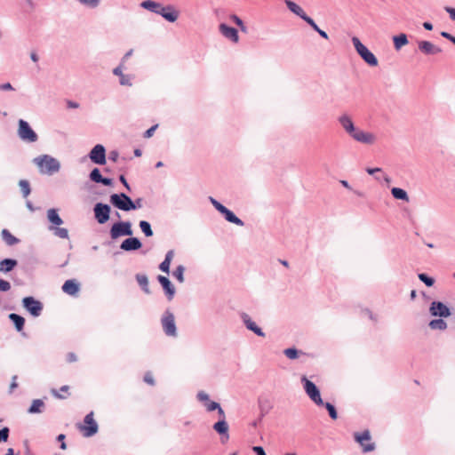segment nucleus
Returning <instances> with one entry per match:
<instances>
[{
  "mask_svg": "<svg viewBox=\"0 0 455 455\" xmlns=\"http://www.w3.org/2000/svg\"><path fill=\"white\" fill-rule=\"evenodd\" d=\"M89 158L93 164H106V149L101 144H97L92 148L89 153Z\"/></svg>",
  "mask_w": 455,
  "mask_h": 455,
  "instance_id": "nucleus-12",
  "label": "nucleus"
},
{
  "mask_svg": "<svg viewBox=\"0 0 455 455\" xmlns=\"http://www.w3.org/2000/svg\"><path fill=\"white\" fill-rule=\"evenodd\" d=\"M92 250L93 251H100V258L104 259H111L114 257V251H113V245L112 242H103L100 245H94L92 247Z\"/></svg>",
  "mask_w": 455,
  "mask_h": 455,
  "instance_id": "nucleus-15",
  "label": "nucleus"
},
{
  "mask_svg": "<svg viewBox=\"0 0 455 455\" xmlns=\"http://www.w3.org/2000/svg\"><path fill=\"white\" fill-rule=\"evenodd\" d=\"M157 280L160 283V284L162 285V287L165 292V295L167 296V299L169 300H172L175 294V288L172 285V283H171V281L169 280V278L166 276H164V275H158Z\"/></svg>",
  "mask_w": 455,
  "mask_h": 455,
  "instance_id": "nucleus-23",
  "label": "nucleus"
},
{
  "mask_svg": "<svg viewBox=\"0 0 455 455\" xmlns=\"http://www.w3.org/2000/svg\"><path fill=\"white\" fill-rule=\"evenodd\" d=\"M136 280L145 293H147V294L150 293L149 287H148V279L146 275H140V274L136 275Z\"/></svg>",
  "mask_w": 455,
  "mask_h": 455,
  "instance_id": "nucleus-37",
  "label": "nucleus"
},
{
  "mask_svg": "<svg viewBox=\"0 0 455 455\" xmlns=\"http://www.w3.org/2000/svg\"><path fill=\"white\" fill-rule=\"evenodd\" d=\"M220 403L217 402H213L209 400V402L204 403V406L208 411H213L216 408H219Z\"/></svg>",
  "mask_w": 455,
  "mask_h": 455,
  "instance_id": "nucleus-51",
  "label": "nucleus"
},
{
  "mask_svg": "<svg viewBox=\"0 0 455 455\" xmlns=\"http://www.w3.org/2000/svg\"><path fill=\"white\" fill-rule=\"evenodd\" d=\"M90 179L91 180L100 183V181L103 180V177L101 175L100 171L98 168H94L90 172Z\"/></svg>",
  "mask_w": 455,
  "mask_h": 455,
  "instance_id": "nucleus-46",
  "label": "nucleus"
},
{
  "mask_svg": "<svg viewBox=\"0 0 455 455\" xmlns=\"http://www.w3.org/2000/svg\"><path fill=\"white\" fill-rule=\"evenodd\" d=\"M219 30L227 39L233 43H238L239 36L237 30L235 28L229 27L225 23H221L219 26Z\"/></svg>",
  "mask_w": 455,
  "mask_h": 455,
  "instance_id": "nucleus-20",
  "label": "nucleus"
},
{
  "mask_svg": "<svg viewBox=\"0 0 455 455\" xmlns=\"http://www.w3.org/2000/svg\"><path fill=\"white\" fill-rule=\"evenodd\" d=\"M78 4H80L82 6L88 8V9H96L100 4V0H75Z\"/></svg>",
  "mask_w": 455,
  "mask_h": 455,
  "instance_id": "nucleus-40",
  "label": "nucleus"
},
{
  "mask_svg": "<svg viewBox=\"0 0 455 455\" xmlns=\"http://www.w3.org/2000/svg\"><path fill=\"white\" fill-rule=\"evenodd\" d=\"M429 314L433 317H449L451 315L447 305L439 300H434L429 306Z\"/></svg>",
  "mask_w": 455,
  "mask_h": 455,
  "instance_id": "nucleus-11",
  "label": "nucleus"
},
{
  "mask_svg": "<svg viewBox=\"0 0 455 455\" xmlns=\"http://www.w3.org/2000/svg\"><path fill=\"white\" fill-rule=\"evenodd\" d=\"M161 324L164 334L171 338L178 336L175 317L170 310H165L161 317Z\"/></svg>",
  "mask_w": 455,
  "mask_h": 455,
  "instance_id": "nucleus-5",
  "label": "nucleus"
},
{
  "mask_svg": "<svg viewBox=\"0 0 455 455\" xmlns=\"http://www.w3.org/2000/svg\"><path fill=\"white\" fill-rule=\"evenodd\" d=\"M18 264V261L14 259H4L0 261V272L9 273L11 272Z\"/></svg>",
  "mask_w": 455,
  "mask_h": 455,
  "instance_id": "nucleus-28",
  "label": "nucleus"
},
{
  "mask_svg": "<svg viewBox=\"0 0 455 455\" xmlns=\"http://www.w3.org/2000/svg\"><path fill=\"white\" fill-rule=\"evenodd\" d=\"M240 316L243 324L249 331L254 332L259 337H265V332L262 331L260 327H259L255 323V322L251 320V316L248 314L242 313Z\"/></svg>",
  "mask_w": 455,
  "mask_h": 455,
  "instance_id": "nucleus-16",
  "label": "nucleus"
},
{
  "mask_svg": "<svg viewBox=\"0 0 455 455\" xmlns=\"http://www.w3.org/2000/svg\"><path fill=\"white\" fill-rule=\"evenodd\" d=\"M158 127V124H155L153 126H151L149 129H148L145 132H144V138L146 139H148V138H151L154 134V132H156V130L157 129Z\"/></svg>",
  "mask_w": 455,
  "mask_h": 455,
  "instance_id": "nucleus-54",
  "label": "nucleus"
},
{
  "mask_svg": "<svg viewBox=\"0 0 455 455\" xmlns=\"http://www.w3.org/2000/svg\"><path fill=\"white\" fill-rule=\"evenodd\" d=\"M230 19L239 27L242 32L247 33V28L244 25L242 19H240L237 15L233 14L230 16Z\"/></svg>",
  "mask_w": 455,
  "mask_h": 455,
  "instance_id": "nucleus-48",
  "label": "nucleus"
},
{
  "mask_svg": "<svg viewBox=\"0 0 455 455\" xmlns=\"http://www.w3.org/2000/svg\"><path fill=\"white\" fill-rule=\"evenodd\" d=\"M283 354L289 359L294 360V359H297L300 354H303V352L295 347H288L283 350Z\"/></svg>",
  "mask_w": 455,
  "mask_h": 455,
  "instance_id": "nucleus-41",
  "label": "nucleus"
},
{
  "mask_svg": "<svg viewBox=\"0 0 455 455\" xmlns=\"http://www.w3.org/2000/svg\"><path fill=\"white\" fill-rule=\"evenodd\" d=\"M77 428L84 437H91L98 432V424L93 419V412L91 411L84 419V424H79Z\"/></svg>",
  "mask_w": 455,
  "mask_h": 455,
  "instance_id": "nucleus-8",
  "label": "nucleus"
},
{
  "mask_svg": "<svg viewBox=\"0 0 455 455\" xmlns=\"http://www.w3.org/2000/svg\"><path fill=\"white\" fill-rule=\"evenodd\" d=\"M391 194H392L393 197L395 199L402 200L404 202H409V200H410L407 192L403 188H393L391 189Z\"/></svg>",
  "mask_w": 455,
  "mask_h": 455,
  "instance_id": "nucleus-34",
  "label": "nucleus"
},
{
  "mask_svg": "<svg viewBox=\"0 0 455 455\" xmlns=\"http://www.w3.org/2000/svg\"><path fill=\"white\" fill-rule=\"evenodd\" d=\"M14 88L10 83H5L0 84V91H12Z\"/></svg>",
  "mask_w": 455,
  "mask_h": 455,
  "instance_id": "nucleus-59",
  "label": "nucleus"
},
{
  "mask_svg": "<svg viewBox=\"0 0 455 455\" xmlns=\"http://www.w3.org/2000/svg\"><path fill=\"white\" fill-rule=\"evenodd\" d=\"M161 5L162 4L160 3H157V2H155L152 0H145L140 4V6L142 8H144L148 11H150L154 13H156V14H157Z\"/></svg>",
  "mask_w": 455,
  "mask_h": 455,
  "instance_id": "nucleus-33",
  "label": "nucleus"
},
{
  "mask_svg": "<svg viewBox=\"0 0 455 455\" xmlns=\"http://www.w3.org/2000/svg\"><path fill=\"white\" fill-rule=\"evenodd\" d=\"M301 383L303 384L304 390L308 397L318 406L323 405V401L321 397L320 390L316 385L309 380L306 376L301 377Z\"/></svg>",
  "mask_w": 455,
  "mask_h": 455,
  "instance_id": "nucleus-6",
  "label": "nucleus"
},
{
  "mask_svg": "<svg viewBox=\"0 0 455 455\" xmlns=\"http://www.w3.org/2000/svg\"><path fill=\"white\" fill-rule=\"evenodd\" d=\"M33 163L39 168L42 174L52 175L60 169V162L49 155H41L35 157Z\"/></svg>",
  "mask_w": 455,
  "mask_h": 455,
  "instance_id": "nucleus-2",
  "label": "nucleus"
},
{
  "mask_svg": "<svg viewBox=\"0 0 455 455\" xmlns=\"http://www.w3.org/2000/svg\"><path fill=\"white\" fill-rule=\"evenodd\" d=\"M444 317L432 319L428 323V327L433 331H445L448 327L447 323L443 320Z\"/></svg>",
  "mask_w": 455,
  "mask_h": 455,
  "instance_id": "nucleus-29",
  "label": "nucleus"
},
{
  "mask_svg": "<svg viewBox=\"0 0 455 455\" xmlns=\"http://www.w3.org/2000/svg\"><path fill=\"white\" fill-rule=\"evenodd\" d=\"M110 210H111V208L108 204H104L101 203H98L95 204V206H94L95 218L100 224H104L108 220Z\"/></svg>",
  "mask_w": 455,
  "mask_h": 455,
  "instance_id": "nucleus-14",
  "label": "nucleus"
},
{
  "mask_svg": "<svg viewBox=\"0 0 455 455\" xmlns=\"http://www.w3.org/2000/svg\"><path fill=\"white\" fill-rule=\"evenodd\" d=\"M80 289V283L76 279L67 280L62 285L63 292L75 296L78 293Z\"/></svg>",
  "mask_w": 455,
  "mask_h": 455,
  "instance_id": "nucleus-24",
  "label": "nucleus"
},
{
  "mask_svg": "<svg viewBox=\"0 0 455 455\" xmlns=\"http://www.w3.org/2000/svg\"><path fill=\"white\" fill-rule=\"evenodd\" d=\"M212 427L218 434L225 436L227 440L228 439V424L226 419H220L213 425Z\"/></svg>",
  "mask_w": 455,
  "mask_h": 455,
  "instance_id": "nucleus-26",
  "label": "nucleus"
},
{
  "mask_svg": "<svg viewBox=\"0 0 455 455\" xmlns=\"http://www.w3.org/2000/svg\"><path fill=\"white\" fill-rule=\"evenodd\" d=\"M326 410L328 411V413H329V416L331 417V419H337L338 418V412H337V410L335 408V406L331 403H323V405Z\"/></svg>",
  "mask_w": 455,
  "mask_h": 455,
  "instance_id": "nucleus-45",
  "label": "nucleus"
},
{
  "mask_svg": "<svg viewBox=\"0 0 455 455\" xmlns=\"http://www.w3.org/2000/svg\"><path fill=\"white\" fill-rule=\"evenodd\" d=\"M174 256V251L170 250L166 252L164 259L159 265V269L164 273H169L170 265Z\"/></svg>",
  "mask_w": 455,
  "mask_h": 455,
  "instance_id": "nucleus-31",
  "label": "nucleus"
},
{
  "mask_svg": "<svg viewBox=\"0 0 455 455\" xmlns=\"http://www.w3.org/2000/svg\"><path fill=\"white\" fill-rule=\"evenodd\" d=\"M366 172L370 175H374V178L376 180L379 181L380 180V177L377 176L376 173L378 172H381L382 170L381 168H379V167H376V168H366L365 169Z\"/></svg>",
  "mask_w": 455,
  "mask_h": 455,
  "instance_id": "nucleus-50",
  "label": "nucleus"
},
{
  "mask_svg": "<svg viewBox=\"0 0 455 455\" xmlns=\"http://www.w3.org/2000/svg\"><path fill=\"white\" fill-rule=\"evenodd\" d=\"M196 397L200 402H202L204 403L209 402V400H210L209 395L207 393H205L204 391L198 392L196 395Z\"/></svg>",
  "mask_w": 455,
  "mask_h": 455,
  "instance_id": "nucleus-52",
  "label": "nucleus"
},
{
  "mask_svg": "<svg viewBox=\"0 0 455 455\" xmlns=\"http://www.w3.org/2000/svg\"><path fill=\"white\" fill-rule=\"evenodd\" d=\"M132 235V223L130 221H116L115 224V235L118 236H131Z\"/></svg>",
  "mask_w": 455,
  "mask_h": 455,
  "instance_id": "nucleus-17",
  "label": "nucleus"
},
{
  "mask_svg": "<svg viewBox=\"0 0 455 455\" xmlns=\"http://www.w3.org/2000/svg\"><path fill=\"white\" fill-rule=\"evenodd\" d=\"M115 206L116 208L124 212H129L137 209V205L135 204V203L132 200L130 196H128L124 193L116 194Z\"/></svg>",
  "mask_w": 455,
  "mask_h": 455,
  "instance_id": "nucleus-9",
  "label": "nucleus"
},
{
  "mask_svg": "<svg viewBox=\"0 0 455 455\" xmlns=\"http://www.w3.org/2000/svg\"><path fill=\"white\" fill-rule=\"evenodd\" d=\"M11 289V283L8 281L0 279V291H8Z\"/></svg>",
  "mask_w": 455,
  "mask_h": 455,
  "instance_id": "nucleus-53",
  "label": "nucleus"
},
{
  "mask_svg": "<svg viewBox=\"0 0 455 455\" xmlns=\"http://www.w3.org/2000/svg\"><path fill=\"white\" fill-rule=\"evenodd\" d=\"M304 21H306L315 32H317L320 35V36H322L324 39H328L327 33L321 29L312 18L307 16Z\"/></svg>",
  "mask_w": 455,
  "mask_h": 455,
  "instance_id": "nucleus-39",
  "label": "nucleus"
},
{
  "mask_svg": "<svg viewBox=\"0 0 455 455\" xmlns=\"http://www.w3.org/2000/svg\"><path fill=\"white\" fill-rule=\"evenodd\" d=\"M1 236H2V239L4 240V242L8 246H12V245H15L20 243V239H18L16 236L12 235L11 232L6 228H4L2 230Z\"/></svg>",
  "mask_w": 455,
  "mask_h": 455,
  "instance_id": "nucleus-30",
  "label": "nucleus"
},
{
  "mask_svg": "<svg viewBox=\"0 0 455 455\" xmlns=\"http://www.w3.org/2000/svg\"><path fill=\"white\" fill-rule=\"evenodd\" d=\"M144 381L150 385V386H154L155 385V380H154V378H153V375L151 374V372H147L145 375H144Z\"/></svg>",
  "mask_w": 455,
  "mask_h": 455,
  "instance_id": "nucleus-55",
  "label": "nucleus"
},
{
  "mask_svg": "<svg viewBox=\"0 0 455 455\" xmlns=\"http://www.w3.org/2000/svg\"><path fill=\"white\" fill-rule=\"evenodd\" d=\"M142 243L139 238L131 236L122 242L120 249L124 251H132L140 249Z\"/></svg>",
  "mask_w": 455,
  "mask_h": 455,
  "instance_id": "nucleus-22",
  "label": "nucleus"
},
{
  "mask_svg": "<svg viewBox=\"0 0 455 455\" xmlns=\"http://www.w3.org/2000/svg\"><path fill=\"white\" fill-rule=\"evenodd\" d=\"M445 11L449 13L450 18L453 20H455V9L452 7H445Z\"/></svg>",
  "mask_w": 455,
  "mask_h": 455,
  "instance_id": "nucleus-60",
  "label": "nucleus"
},
{
  "mask_svg": "<svg viewBox=\"0 0 455 455\" xmlns=\"http://www.w3.org/2000/svg\"><path fill=\"white\" fill-rule=\"evenodd\" d=\"M124 67L123 63H120L117 67H116V76L119 78V84L123 86H132V81L134 79V75L132 74H124Z\"/></svg>",
  "mask_w": 455,
  "mask_h": 455,
  "instance_id": "nucleus-18",
  "label": "nucleus"
},
{
  "mask_svg": "<svg viewBox=\"0 0 455 455\" xmlns=\"http://www.w3.org/2000/svg\"><path fill=\"white\" fill-rule=\"evenodd\" d=\"M10 430L7 427L0 429V443H4L8 440Z\"/></svg>",
  "mask_w": 455,
  "mask_h": 455,
  "instance_id": "nucleus-49",
  "label": "nucleus"
},
{
  "mask_svg": "<svg viewBox=\"0 0 455 455\" xmlns=\"http://www.w3.org/2000/svg\"><path fill=\"white\" fill-rule=\"evenodd\" d=\"M394 46L395 50H400L403 46L408 44V38L405 34H400L393 37Z\"/></svg>",
  "mask_w": 455,
  "mask_h": 455,
  "instance_id": "nucleus-35",
  "label": "nucleus"
},
{
  "mask_svg": "<svg viewBox=\"0 0 455 455\" xmlns=\"http://www.w3.org/2000/svg\"><path fill=\"white\" fill-rule=\"evenodd\" d=\"M419 279L423 282L427 287H431L435 283V279L428 276L427 274L420 273L418 275Z\"/></svg>",
  "mask_w": 455,
  "mask_h": 455,
  "instance_id": "nucleus-47",
  "label": "nucleus"
},
{
  "mask_svg": "<svg viewBox=\"0 0 455 455\" xmlns=\"http://www.w3.org/2000/svg\"><path fill=\"white\" fill-rule=\"evenodd\" d=\"M66 438V435L64 434H60L58 436H57V441L60 443V449L62 450H66L67 449V444L66 443L64 442Z\"/></svg>",
  "mask_w": 455,
  "mask_h": 455,
  "instance_id": "nucleus-56",
  "label": "nucleus"
},
{
  "mask_svg": "<svg viewBox=\"0 0 455 455\" xmlns=\"http://www.w3.org/2000/svg\"><path fill=\"white\" fill-rule=\"evenodd\" d=\"M338 123L342 127L344 132L355 141L372 145L377 141V136L370 132H365L354 124L350 115L344 113L338 117Z\"/></svg>",
  "mask_w": 455,
  "mask_h": 455,
  "instance_id": "nucleus-1",
  "label": "nucleus"
},
{
  "mask_svg": "<svg viewBox=\"0 0 455 455\" xmlns=\"http://www.w3.org/2000/svg\"><path fill=\"white\" fill-rule=\"evenodd\" d=\"M18 135L21 140L26 142L32 143L38 140L36 132L30 127L29 124L23 119H20L19 121Z\"/></svg>",
  "mask_w": 455,
  "mask_h": 455,
  "instance_id": "nucleus-7",
  "label": "nucleus"
},
{
  "mask_svg": "<svg viewBox=\"0 0 455 455\" xmlns=\"http://www.w3.org/2000/svg\"><path fill=\"white\" fill-rule=\"evenodd\" d=\"M119 180L124 184V186L128 189V190H131L130 188V186L127 182V180H125L124 176V175H120L119 176Z\"/></svg>",
  "mask_w": 455,
  "mask_h": 455,
  "instance_id": "nucleus-63",
  "label": "nucleus"
},
{
  "mask_svg": "<svg viewBox=\"0 0 455 455\" xmlns=\"http://www.w3.org/2000/svg\"><path fill=\"white\" fill-rule=\"evenodd\" d=\"M44 407V403L41 399H35L28 408V413L35 414L42 412V408Z\"/></svg>",
  "mask_w": 455,
  "mask_h": 455,
  "instance_id": "nucleus-38",
  "label": "nucleus"
},
{
  "mask_svg": "<svg viewBox=\"0 0 455 455\" xmlns=\"http://www.w3.org/2000/svg\"><path fill=\"white\" fill-rule=\"evenodd\" d=\"M49 230H51L54 235L62 238V239H68V230L65 228H60V226L53 227L50 226Z\"/></svg>",
  "mask_w": 455,
  "mask_h": 455,
  "instance_id": "nucleus-36",
  "label": "nucleus"
},
{
  "mask_svg": "<svg viewBox=\"0 0 455 455\" xmlns=\"http://www.w3.org/2000/svg\"><path fill=\"white\" fill-rule=\"evenodd\" d=\"M419 50L426 55H435L442 52V49L429 41H419L418 43Z\"/></svg>",
  "mask_w": 455,
  "mask_h": 455,
  "instance_id": "nucleus-21",
  "label": "nucleus"
},
{
  "mask_svg": "<svg viewBox=\"0 0 455 455\" xmlns=\"http://www.w3.org/2000/svg\"><path fill=\"white\" fill-rule=\"evenodd\" d=\"M16 379H17V376H13L12 377V381L10 385V392H12L14 388H16L18 387V384L16 382Z\"/></svg>",
  "mask_w": 455,
  "mask_h": 455,
  "instance_id": "nucleus-62",
  "label": "nucleus"
},
{
  "mask_svg": "<svg viewBox=\"0 0 455 455\" xmlns=\"http://www.w3.org/2000/svg\"><path fill=\"white\" fill-rule=\"evenodd\" d=\"M353 45L358 55L367 63L370 67L378 66V59L376 56L359 40L358 37H352Z\"/></svg>",
  "mask_w": 455,
  "mask_h": 455,
  "instance_id": "nucleus-3",
  "label": "nucleus"
},
{
  "mask_svg": "<svg viewBox=\"0 0 455 455\" xmlns=\"http://www.w3.org/2000/svg\"><path fill=\"white\" fill-rule=\"evenodd\" d=\"M441 36L446 39H448L449 41H451L452 44H455V36H453L452 35H451L450 33L448 32H445V31H443L441 32Z\"/></svg>",
  "mask_w": 455,
  "mask_h": 455,
  "instance_id": "nucleus-58",
  "label": "nucleus"
},
{
  "mask_svg": "<svg viewBox=\"0 0 455 455\" xmlns=\"http://www.w3.org/2000/svg\"><path fill=\"white\" fill-rule=\"evenodd\" d=\"M140 228L142 231V233L149 237V236H152L153 235V230H152V228H151V225L148 221L147 220H140Z\"/></svg>",
  "mask_w": 455,
  "mask_h": 455,
  "instance_id": "nucleus-42",
  "label": "nucleus"
},
{
  "mask_svg": "<svg viewBox=\"0 0 455 455\" xmlns=\"http://www.w3.org/2000/svg\"><path fill=\"white\" fill-rule=\"evenodd\" d=\"M284 3H285V5L287 6V8L292 13L296 14L297 16L301 18L303 20H306L307 15L299 5H298L296 3H294L293 1H291V0H285Z\"/></svg>",
  "mask_w": 455,
  "mask_h": 455,
  "instance_id": "nucleus-25",
  "label": "nucleus"
},
{
  "mask_svg": "<svg viewBox=\"0 0 455 455\" xmlns=\"http://www.w3.org/2000/svg\"><path fill=\"white\" fill-rule=\"evenodd\" d=\"M252 451L256 455H267L265 450L261 446H253Z\"/></svg>",
  "mask_w": 455,
  "mask_h": 455,
  "instance_id": "nucleus-57",
  "label": "nucleus"
},
{
  "mask_svg": "<svg viewBox=\"0 0 455 455\" xmlns=\"http://www.w3.org/2000/svg\"><path fill=\"white\" fill-rule=\"evenodd\" d=\"M364 312L371 320H372L374 322L377 321L376 316L373 315V313L370 309H365Z\"/></svg>",
  "mask_w": 455,
  "mask_h": 455,
  "instance_id": "nucleus-64",
  "label": "nucleus"
},
{
  "mask_svg": "<svg viewBox=\"0 0 455 455\" xmlns=\"http://www.w3.org/2000/svg\"><path fill=\"white\" fill-rule=\"evenodd\" d=\"M23 197H28L31 192L29 182L26 180H20L19 182Z\"/></svg>",
  "mask_w": 455,
  "mask_h": 455,
  "instance_id": "nucleus-44",
  "label": "nucleus"
},
{
  "mask_svg": "<svg viewBox=\"0 0 455 455\" xmlns=\"http://www.w3.org/2000/svg\"><path fill=\"white\" fill-rule=\"evenodd\" d=\"M184 272L185 267L179 265L172 272L173 277H175L180 283L184 282Z\"/></svg>",
  "mask_w": 455,
  "mask_h": 455,
  "instance_id": "nucleus-43",
  "label": "nucleus"
},
{
  "mask_svg": "<svg viewBox=\"0 0 455 455\" xmlns=\"http://www.w3.org/2000/svg\"><path fill=\"white\" fill-rule=\"evenodd\" d=\"M22 305L34 317L39 316L43 311V303L31 296L23 298Z\"/></svg>",
  "mask_w": 455,
  "mask_h": 455,
  "instance_id": "nucleus-10",
  "label": "nucleus"
},
{
  "mask_svg": "<svg viewBox=\"0 0 455 455\" xmlns=\"http://www.w3.org/2000/svg\"><path fill=\"white\" fill-rule=\"evenodd\" d=\"M9 319L12 322L18 331H21L23 330L25 324V319L23 316L12 313L9 315Z\"/></svg>",
  "mask_w": 455,
  "mask_h": 455,
  "instance_id": "nucleus-32",
  "label": "nucleus"
},
{
  "mask_svg": "<svg viewBox=\"0 0 455 455\" xmlns=\"http://www.w3.org/2000/svg\"><path fill=\"white\" fill-rule=\"evenodd\" d=\"M209 201L213 205V207L223 215L227 221L237 225L239 227H243L244 225V222L240 218H238L232 211L228 209L225 205L220 204L218 200H216L212 196H210Z\"/></svg>",
  "mask_w": 455,
  "mask_h": 455,
  "instance_id": "nucleus-4",
  "label": "nucleus"
},
{
  "mask_svg": "<svg viewBox=\"0 0 455 455\" xmlns=\"http://www.w3.org/2000/svg\"><path fill=\"white\" fill-rule=\"evenodd\" d=\"M157 14L161 15L164 19H165L169 22H174L177 20L179 17L178 12L172 5H161Z\"/></svg>",
  "mask_w": 455,
  "mask_h": 455,
  "instance_id": "nucleus-19",
  "label": "nucleus"
},
{
  "mask_svg": "<svg viewBox=\"0 0 455 455\" xmlns=\"http://www.w3.org/2000/svg\"><path fill=\"white\" fill-rule=\"evenodd\" d=\"M355 440L360 443L363 448V452H370L375 449V444L373 443H364L365 441H370L371 435L369 430H364L362 433H355L354 435Z\"/></svg>",
  "mask_w": 455,
  "mask_h": 455,
  "instance_id": "nucleus-13",
  "label": "nucleus"
},
{
  "mask_svg": "<svg viewBox=\"0 0 455 455\" xmlns=\"http://www.w3.org/2000/svg\"><path fill=\"white\" fill-rule=\"evenodd\" d=\"M47 219L52 224L53 227L60 226L63 224V220L58 213V210L51 208L47 211Z\"/></svg>",
  "mask_w": 455,
  "mask_h": 455,
  "instance_id": "nucleus-27",
  "label": "nucleus"
},
{
  "mask_svg": "<svg viewBox=\"0 0 455 455\" xmlns=\"http://www.w3.org/2000/svg\"><path fill=\"white\" fill-rule=\"evenodd\" d=\"M76 360H77V357L74 353L70 352L67 355V361L68 363H73V362H76Z\"/></svg>",
  "mask_w": 455,
  "mask_h": 455,
  "instance_id": "nucleus-61",
  "label": "nucleus"
}]
</instances>
